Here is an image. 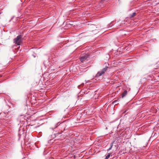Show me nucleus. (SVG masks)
<instances>
[{"label": "nucleus", "instance_id": "obj_1", "mask_svg": "<svg viewBox=\"0 0 159 159\" xmlns=\"http://www.w3.org/2000/svg\"><path fill=\"white\" fill-rule=\"evenodd\" d=\"M22 39L21 35H19L14 39V43L17 45H20L22 43Z\"/></svg>", "mask_w": 159, "mask_h": 159}, {"label": "nucleus", "instance_id": "obj_2", "mask_svg": "<svg viewBox=\"0 0 159 159\" xmlns=\"http://www.w3.org/2000/svg\"><path fill=\"white\" fill-rule=\"evenodd\" d=\"M108 68V67H106L100 71H98L96 74V76L99 77L102 75L106 71Z\"/></svg>", "mask_w": 159, "mask_h": 159}, {"label": "nucleus", "instance_id": "obj_3", "mask_svg": "<svg viewBox=\"0 0 159 159\" xmlns=\"http://www.w3.org/2000/svg\"><path fill=\"white\" fill-rule=\"evenodd\" d=\"M88 57V56L86 54L81 57L80 58V60L82 62H83L85 60H87V58Z\"/></svg>", "mask_w": 159, "mask_h": 159}, {"label": "nucleus", "instance_id": "obj_4", "mask_svg": "<svg viewBox=\"0 0 159 159\" xmlns=\"http://www.w3.org/2000/svg\"><path fill=\"white\" fill-rule=\"evenodd\" d=\"M127 91L126 90H125L124 92L122 93L121 97L123 98L125 97L127 94Z\"/></svg>", "mask_w": 159, "mask_h": 159}, {"label": "nucleus", "instance_id": "obj_5", "mask_svg": "<svg viewBox=\"0 0 159 159\" xmlns=\"http://www.w3.org/2000/svg\"><path fill=\"white\" fill-rule=\"evenodd\" d=\"M114 143V141H113V142L111 143V144L110 147L108 149V150H107V151H109L110 150H111L113 147V148L114 147H115V148L116 147V145H113V144Z\"/></svg>", "mask_w": 159, "mask_h": 159}, {"label": "nucleus", "instance_id": "obj_6", "mask_svg": "<svg viewBox=\"0 0 159 159\" xmlns=\"http://www.w3.org/2000/svg\"><path fill=\"white\" fill-rule=\"evenodd\" d=\"M70 116V115L69 114H67L66 115H63L62 116V118H67L68 117H69Z\"/></svg>", "mask_w": 159, "mask_h": 159}, {"label": "nucleus", "instance_id": "obj_7", "mask_svg": "<svg viewBox=\"0 0 159 159\" xmlns=\"http://www.w3.org/2000/svg\"><path fill=\"white\" fill-rule=\"evenodd\" d=\"M136 14V13L135 12H134L132 14H130L129 15V17L130 18H132Z\"/></svg>", "mask_w": 159, "mask_h": 159}, {"label": "nucleus", "instance_id": "obj_8", "mask_svg": "<svg viewBox=\"0 0 159 159\" xmlns=\"http://www.w3.org/2000/svg\"><path fill=\"white\" fill-rule=\"evenodd\" d=\"M111 154L110 153H108L106 156L105 159H108L110 156Z\"/></svg>", "mask_w": 159, "mask_h": 159}, {"label": "nucleus", "instance_id": "obj_9", "mask_svg": "<svg viewBox=\"0 0 159 159\" xmlns=\"http://www.w3.org/2000/svg\"><path fill=\"white\" fill-rule=\"evenodd\" d=\"M61 123H60L59 124V122L57 123L56 124L55 127L54 128H52V129L53 130L55 128H56L57 126L60 125V124H61Z\"/></svg>", "mask_w": 159, "mask_h": 159}, {"label": "nucleus", "instance_id": "obj_10", "mask_svg": "<svg viewBox=\"0 0 159 159\" xmlns=\"http://www.w3.org/2000/svg\"><path fill=\"white\" fill-rule=\"evenodd\" d=\"M84 85V83H82L80 85H79L78 86V88H79V87L81 86H83Z\"/></svg>", "mask_w": 159, "mask_h": 159}, {"label": "nucleus", "instance_id": "obj_11", "mask_svg": "<svg viewBox=\"0 0 159 159\" xmlns=\"http://www.w3.org/2000/svg\"><path fill=\"white\" fill-rule=\"evenodd\" d=\"M20 116H23L24 117H25V116H24L23 115H20Z\"/></svg>", "mask_w": 159, "mask_h": 159}, {"label": "nucleus", "instance_id": "obj_12", "mask_svg": "<svg viewBox=\"0 0 159 159\" xmlns=\"http://www.w3.org/2000/svg\"><path fill=\"white\" fill-rule=\"evenodd\" d=\"M102 0V1H105V0Z\"/></svg>", "mask_w": 159, "mask_h": 159}]
</instances>
